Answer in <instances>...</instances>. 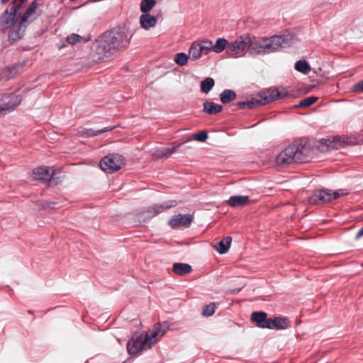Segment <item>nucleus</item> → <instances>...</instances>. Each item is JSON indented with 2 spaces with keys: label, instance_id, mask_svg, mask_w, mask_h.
<instances>
[{
  "label": "nucleus",
  "instance_id": "nucleus-31",
  "mask_svg": "<svg viewBox=\"0 0 363 363\" xmlns=\"http://www.w3.org/2000/svg\"><path fill=\"white\" fill-rule=\"evenodd\" d=\"M155 4V0H143L140 3V11L144 13H147Z\"/></svg>",
  "mask_w": 363,
  "mask_h": 363
},
{
  "label": "nucleus",
  "instance_id": "nucleus-34",
  "mask_svg": "<svg viewBox=\"0 0 363 363\" xmlns=\"http://www.w3.org/2000/svg\"><path fill=\"white\" fill-rule=\"evenodd\" d=\"M215 313V305L214 303H211L209 305H206L203 307L202 314L204 316H211Z\"/></svg>",
  "mask_w": 363,
  "mask_h": 363
},
{
  "label": "nucleus",
  "instance_id": "nucleus-18",
  "mask_svg": "<svg viewBox=\"0 0 363 363\" xmlns=\"http://www.w3.org/2000/svg\"><path fill=\"white\" fill-rule=\"evenodd\" d=\"M172 270L178 276H185L192 272V267L186 263L175 262L173 264Z\"/></svg>",
  "mask_w": 363,
  "mask_h": 363
},
{
  "label": "nucleus",
  "instance_id": "nucleus-26",
  "mask_svg": "<svg viewBox=\"0 0 363 363\" xmlns=\"http://www.w3.org/2000/svg\"><path fill=\"white\" fill-rule=\"evenodd\" d=\"M66 40L69 44H70L72 45H74L77 43H86V42L89 41L90 40V36L86 38V37L81 36L78 34L72 33V34L68 35L67 37Z\"/></svg>",
  "mask_w": 363,
  "mask_h": 363
},
{
  "label": "nucleus",
  "instance_id": "nucleus-5",
  "mask_svg": "<svg viewBox=\"0 0 363 363\" xmlns=\"http://www.w3.org/2000/svg\"><path fill=\"white\" fill-rule=\"evenodd\" d=\"M309 153L310 149L306 140L296 141L276 157V164L284 167L293 162H306L308 160Z\"/></svg>",
  "mask_w": 363,
  "mask_h": 363
},
{
  "label": "nucleus",
  "instance_id": "nucleus-10",
  "mask_svg": "<svg viewBox=\"0 0 363 363\" xmlns=\"http://www.w3.org/2000/svg\"><path fill=\"white\" fill-rule=\"evenodd\" d=\"M175 206H177L176 201H169L165 202L162 205H155L152 207H149L146 210L140 212V214L141 215V216H143L144 218L150 219L155 217L157 214L162 213L164 210L170 208Z\"/></svg>",
  "mask_w": 363,
  "mask_h": 363
},
{
  "label": "nucleus",
  "instance_id": "nucleus-11",
  "mask_svg": "<svg viewBox=\"0 0 363 363\" xmlns=\"http://www.w3.org/2000/svg\"><path fill=\"white\" fill-rule=\"evenodd\" d=\"M320 143L322 145V150H329L330 149L337 150L344 146L345 138L337 135L327 139L323 138Z\"/></svg>",
  "mask_w": 363,
  "mask_h": 363
},
{
  "label": "nucleus",
  "instance_id": "nucleus-45",
  "mask_svg": "<svg viewBox=\"0 0 363 363\" xmlns=\"http://www.w3.org/2000/svg\"><path fill=\"white\" fill-rule=\"evenodd\" d=\"M28 313H31V314H33V312L32 311H28Z\"/></svg>",
  "mask_w": 363,
  "mask_h": 363
},
{
  "label": "nucleus",
  "instance_id": "nucleus-16",
  "mask_svg": "<svg viewBox=\"0 0 363 363\" xmlns=\"http://www.w3.org/2000/svg\"><path fill=\"white\" fill-rule=\"evenodd\" d=\"M229 206L234 208L242 207L250 203V198L247 196L236 195L232 196L227 201Z\"/></svg>",
  "mask_w": 363,
  "mask_h": 363
},
{
  "label": "nucleus",
  "instance_id": "nucleus-8",
  "mask_svg": "<svg viewBox=\"0 0 363 363\" xmlns=\"http://www.w3.org/2000/svg\"><path fill=\"white\" fill-rule=\"evenodd\" d=\"M125 165L124 157L119 154H109L101 159L100 167L106 173L112 174Z\"/></svg>",
  "mask_w": 363,
  "mask_h": 363
},
{
  "label": "nucleus",
  "instance_id": "nucleus-27",
  "mask_svg": "<svg viewBox=\"0 0 363 363\" xmlns=\"http://www.w3.org/2000/svg\"><path fill=\"white\" fill-rule=\"evenodd\" d=\"M236 94L234 91L230 89H225L220 94V99L223 104H228L235 99Z\"/></svg>",
  "mask_w": 363,
  "mask_h": 363
},
{
  "label": "nucleus",
  "instance_id": "nucleus-23",
  "mask_svg": "<svg viewBox=\"0 0 363 363\" xmlns=\"http://www.w3.org/2000/svg\"><path fill=\"white\" fill-rule=\"evenodd\" d=\"M231 241V237H225L216 245H215V248L220 254H225L230 248Z\"/></svg>",
  "mask_w": 363,
  "mask_h": 363
},
{
  "label": "nucleus",
  "instance_id": "nucleus-40",
  "mask_svg": "<svg viewBox=\"0 0 363 363\" xmlns=\"http://www.w3.org/2000/svg\"><path fill=\"white\" fill-rule=\"evenodd\" d=\"M362 236H363V227L361 229H359V230L357 233L356 239H359V238H360Z\"/></svg>",
  "mask_w": 363,
  "mask_h": 363
},
{
  "label": "nucleus",
  "instance_id": "nucleus-7",
  "mask_svg": "<svg viewBox=\"0 0 363 363\" xmlns=\"http://www.w3.org/2000/svg\"><path fill=\"white\" fill-rule=\"evenodd\" d=\"M250 46V35H244L237 38L227 46V53L232 57L243 56Z\"/></svg>",
  "mask_w": 363,
  "mask_h": 363
},
{
  "label": "nucleus",
  "instance_id": "nucleus-37",
  "mask_svg": "<svg viewBox=\"0 0 363 363\" xmlns=\"http://www.w3.org/2000/svg\"><path fill=\"white\" fill-rule=\"evenodd\" d=\"M352 91L357 93L363 92V79L353 86Z\"/></svg>",
  "mask_w": 363,
  "mask_h": 363
},
{
  "label": "nucleus",
  "instance_id": "nucleus-28",
  "mask_svg": "<svg viewBox=\"0 0 363 363\" xmlns=\"http://www.w3.org/2000/svg\"><path fill=\"white\" fill-rule=\"evenodd\" d=\"M295 69L298 72L303 74H308L311 72V66L305 60H298L295 63Z\"/></svg>",
  "mask_w": 363,
  "mask_h": 363
},
{
  "label": "nucleus",
  "instance_id": "nucleus-44",
  "mask_svg": "<svg viewBox=\"0 0 363 363\" xmlns=\"http://www.w3.org/2000/svg\"><path fill=\"white\" fill-rule=\"evenodd\" d=\"M241 289H242V288L235 289L230 290L229 291V293L231 294H236L239 293L241 291Z\"/></svg>",
  "mask_w": 363,
  "mask_h": 363
},
{
  "label": "nucleus",
  "instance_id": "nucleus-41",
  "mask_svg": "<svg viewBox=\"0 0 363 363\" xmlns=\"http://www.w3.org/2000/svg\"><path fill=\"white\" fill-rule=\"evenodd\" d=\"M362 236H363V227L361 229H359V230L357 233L356 239H359V238H360Z\"/></svg>",
  "mask_w": 363,
  "mask_h": 363
},
{
  "label": "nucleus",
  "instance_id": "nucleus-29",
  "mask_svg": "<svg viewBox=\"0 0 363 363\" xmlns=\"http://www.w3.org/2000/svg\"><path fill=\"white\" fill-rule=\"evenodd\" d=\"M228 44L229 43L226 39L223 38H218L216 43L213 45V51L216 53H220L225 49L227 50Z\"/></svg>",
  "mask_w": 363,
  "mask_h": 363
},
{
  "label": "nucleus",
  "instance_id": "nucleus-42",
  "mask_svg": "<svg viewBox=\"0 0 363 363\" xmlns=\"http://www.w3.org/2000/svg\"><path fill=\"white\" fill-rule=\"evenodd\" d=\"M362 236H363V227L361 229H359V230L357 233L356 239H359V238H360Z\"/></svg>",
  "mask_w": 363,
  "mask_h": 363
},
{
  "label": "nucleus",
  "instance_id": "nucleus-22",
  "mask_svg": "<svg viewBox=\"0 0 363 363\" xmlns=\"http://www.w3.org/2000/svg\"><path fill=\"white\" fill-rule=\"evenodd\" d=\"M223 106L211 101H206L203 104V111L208 114H216L221 112Z\"/></svg>",
  "mask_w": 363,
  "mask_h": 363
},
{
  "label": "nucleus",
  "instance_id": "nucleus-35",
  "mask_svg": "<svg viewBox=\"0 0 363 363\" xmlns=\"http://www.w3.org/2000/svg\"><path fill=\"white\" fill-rule=\"evenodd\" d=\"M192 138L199 142H204L208 138V133L206 131H201L194 134Z\"/></svg>",
  "mask_w": 363,
  "mask_h": 363
},
{
  "label": "nucleus",
  "instance_id": "nucleus-3",
  "mask_svg": "<svg viewBox=\"0 0 363 363\" xmlns=\"http://www.w3.org/2000/svg\"><path fill=\"white\" fill-rule=\"evenodd\" d=\"M168 325L166 323H157L152 330L145 336L142 334H135L127 344L128 352L135 354L140 351L151 348L152 345L157 342V338L162 337L166 333Z\"/></svg>",
  "mask_w": 363,
  "mask_h": 363
},
{
  "label": "nucleus",
  "instance_id": "nucleus-24",
  "mask_svg": "<svg viewBox=\"0 0 363 363\" xmlns=\"http://www.w3.org/2000/svg\"><path fill=\"white\" fill-rule=\"evenodd\" d=\"M309 201L312 204H323L327 203L325 196L323 190H318L310 197Z\"/></svg>",
  "mask_w": 363,
  "mask_h": 363
},
{
  "label": "nucleus",
  "instance_id": "nucleus-33",
  "mask_svg": "<svg viewBox=\"0 0 363 363\" xmlns=\"http://www.w3.org/2000/svg\"><path fill=\"white\" fill-rule=\"evenodd\" d=\"M318 101V97L316 96H309L299 101L298 104L296 106L297 107H308L312 104H315Z\"/></svg>",
  "mask_w": 363,
  "mask_h": 363
},
{
  "label": "nucleus",
  "instance_id": "nucleus-12",
  "mask_svg": "<svg viewBox=\"0 0 363 363\" xmlns=\"http://www.w3.org/2000/svg\"><path fill=\"white\" fill-rule=\"evenodd\" d=\"M193 220V216L190 214H177L172 216L169 221V225L174 229L180 227L188 228Z\"/></svg>",
  "mask_w": 363,
  "mask_h": 363
},
{
  "label": "nucleus",
  "instance_id": "nucleus-30",
  "mask_svg": "<svg viewBox=\"0 0 363 363\" xmlns=\"http://www.w3.org/2000/svg\"><path fill=\"white\" fill-rule=\"evenodd\" d=\"M215 84L214 79L211 77H207L201 82V90L202 92L207 94Z\"/></svg>",
  "mask_w": 363,
  "mask_h": 363
},
{
  "label": "nucleus",
  "instance_id": "nucleus-19",
  "mask_svg": "<svg viewBox=\"0 0 363 363\" xmlns=\"http://www.w3.org/2000/svg\"><path fill=\"white\" fill-rule=\"evenodd\" d=\"M140 23L143 29L149 30L155 26L157 18L149 13H144L140 17Z\"/></svg>",
  "mask_w": 363,
  "mask_h": 363
},
{
  "label": "nucleus",
  "instance_id": "nucleus-15",
  "mask_svg": "<svg viewBox=\"0 0 363 363\" xmlns=\"http://www.w3.org/2000/svg\"><path fill=\"white\" fill-rule=\"evenodd\" d=\"M38 6L36 1H33L27 8L23 15L20 18L21 23L23 27L26 26L28 23L33 21L35 19V10Z\"/></svg>",
  "mask_w": 363,
  "mask_h": 363
},
{
  "label": "nucleus",
  "instance_id": "nucleus-2",
  "mask_svg": "<svg viewBox=\"0 0 363 363\" xmlns=\"http://www.w3.org/2000/svg\"><path fill=\"white\" fill-rule=\"evenodd\" d=\"M23 2L13 1L0 17V30L6 33L9 40L16 41L22 38L23 26L18 15Z\"/></svg>",
  "mask_w": 363,
  "mask_h": 363
},
{
  "label": "nucleus",
  "instance_id": "nucleus-1",
  "mask_svg": "<svg viewBox=\"0 0 363 363\" xmlns=\"http://www.w3.org/2000/svg\"><path fill=\"white\" fill-rule=\"evenodd\" d=\"M130 38L125 30L104 33L94 45L93 50L96 53V60L104 61L113 57L128 46Z\"/></svg>",
  "mask_w": 363,
  "mask_h": 363
},
{
  "label": "nucleus",
  "instance_id": "nucleus-14",
  "mask_svg": "<svg viewBox=\"0 0 363 363\" xmlns=\"http://www.w3.org/2000/svg\"><path fill=\"white\" fill-rule=\"evenodd\" d=\"M53 171L48 167H37L33 170V177L35 180L50 182L52 179Z\"/></svg>",
  "mask_w": 363,
  "mask_h": 363
},
{
  "label": "nucleus",
  "instance_id": "nucleus-39",
  "mask_svg": "<svg viewBox=\"0 0 363 363\" xmlns=\"http://www.w3.org/2000/svg\"><path fill=\"white\" fill-rule=\"evenodd\" d=\"M115 127L116 126H108V127L104 128L103 129L99 130L98 133H99L100 134H102L105 132L111 131V130H113L115 128Z\"/></svg>",
  "mask_w": 363,
  "mask_h": 363
},
{
  "label": "nucleus",
  "instance_id": "nucleus-9",
  "mask_svg": "<svg viewBox=\"0 0 363 363\" xmlns=\"http://www.w3.org/2000/svg\"><path fill=\"white\" fill-rule=\"evenodd\" d=\"M21 98L16 94H5L0 98V115L3 112L13 111L20 104Z\"/></svg>",
  "mask_w": 363,
  "mask_h": 363
},
{
  "label": "nucleus",
  "instance_id": "nucleus-32",
  "mask_svg": "<svg viewBox=\"0 0 363 363\" xmlns=\"http://www.w3.org/2000/svg\"><path fill=\"white\" fill-rule=\"evenodd\" d=\"M189 58H190L189 54L186 55L184 52H179L176 54L174 61L177 65L184 66L186 64Z\"/></svg>",
  "mask_w": 363,
  "mask_h": 363
},
{
  "label": "nucleus",
  "instance_id": "nucleus-38",
  "mask_svg": "<svg viewBox=\"0 0 363 363\" xmlns=\"http://www.w3.org/2000/svg\"><path fill=\"white\" fill-rule=\"evenodd\" d=\"M86 135L89 137H91V136H96V135H100L99 133H98V130L96 131H94V130L92 129H88L86 130Z\"/></svg>",
  "mask_w": 363,
  "mask_h": 363
},
{
  "label": "nucleus",
  "instance_id": "nucleus-4",
  "mask_svg": "<svg viewBox=\"0 0 363 363\" xmlns=\"http://www.w3.org/2000/svg\"><path fill=\"white\" fill-rule=\"evenodd\" d=\"M293 40V35L290 33H284L281 35H274L269 38L255 40L250 36V46L248 51L252 55L270 53L290 45Z\"/></svg>",
  "mask_w": 363,
  "mask_h": 363
},
{
  "label": "nucleus",
  "instance_id": "nucleus-13",
  "mask_svg": "<svg viewBox=\"0 0 363 363\" xmlns=\"http://www.w3.org/2000/svg\"><path fill=\"white\" fill-rule=\"evenodd\" d=\"M267 329L285 330L290 327V320L286 317H276L268 320Z\"/></svg>",
  "mask_w": 363,
  "mask_h": 363
},
{
  "label": "nucleus",
  "instance_id": "nucleus-20",
  "mask_svg": "<svg viewBox=\"0 0 363 363\" xmlns=\"http://www.w3.org/2000/svg\"><path fill=\"white\" fill-rule=\"evenodd\" d=\"M189 57L192 60L199 59L203 54L206 55V50H203L202 46L199 42H194L189 48Z\"/></svg>",
  "mask_w": 363,
  "mask_h": 363
},
{
  "label": "nucleus",
  "instance_id": "nucleus-21",
  "mask_svg": "<svg viewBox=\"0 0 363 363\" xmlns=\"http://www.w3.org/2000/svg\"><path fill=\"white\" fill-rule=\"evenodd\" d=\"M325 196V199L328 202H330L333 200L337 199L341 196H346L349 194V191L345 189H338L333 191L331 189H322Z\"/></svg>",
  "mask_w": 363,
  "mask_h": 363
},
{
  "label": "nucleus",
  "instance_id": "nucleus-36",
  "mask_svg": "<svg viewBox=\"0 0 363 363\" xmlns=\"http://www.w3.org/2000/svg\"><path fill=\"white\" fill-rule=\"evenodd\" d=\"M199 43L202 46L203 50H206L207 54L211 50H213V44L212 41L208 40H202Z\"/></svg>",
  "mask_w": 363,
  "mask_h": 363
},
{
  "label": "nucleus",
  "instance_id": "nucleus-25",
  "mask_svg": "<svg viewBox=\"0 0 363 363\" xmlns=\"http://www.w3.org/2000/svg\"><path fill=\"white\" fill-rule=\"evenodd\" d=\"M178 147L179 146H174L172 147H161L157 149L155 155L158 158H167L176 151Z\"/></svg>",
  "mask_w": 363,
  "mask_h": 363
},
{
  "label": "nucleus",
  "instance_id": "nucleus-6",
  "mask_svg": "<svg viewBox=\"0 0 363 363\" xmlns=\"http://www.w3.org/2000/svg\"><path fill=\"white\" fill-rule=\"evenodd\" d=\"M287 96L288 93L284 89L271 88L262 91L247 101L239 102L238 106L240 108H245L247 107L249 109H252L259 106L267 105L277 99H284Z\"/></svg>",
  "mask_w": 363,
  "mask_h": 363
},
{
  "label": "nucleus",
  "instance_id": "nucleus-17",
  "mask_svg": "<svg viewBox=\"0 0 363 363\" xmlns=\"http://www.w3.org/2000/svg\"><path fill=\"white\" fill-rule=\"evenodd\" d=\"M269 318H267V314L264 312H254L252 313L251 320L256 323L259 328H267L266 325Z\"/></svg>",
  "mask_w": 363,
  "mask_h": 363
},
{
  "label": "nucleus",
  "instance_id": "nucleus-43",
  "mask_svg": "<svg viewBox=\"0 0 363 363\" xmlns=\"http://www.w3.org/2000/svg\"><path fill=\"white\" fill-rule=\"evenodd\" d=\"M362 236H363V227L361 229H359V230L357 233L356 239H359V238H360Z\"/></svg>",
  "mask_w": 363,
  "mask_h": 363
}]
</instances>
